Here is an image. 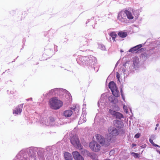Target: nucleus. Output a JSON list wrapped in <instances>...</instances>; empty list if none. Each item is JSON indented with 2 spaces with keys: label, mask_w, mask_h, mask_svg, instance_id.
I'll list each match as a JSON object with an SVG mask.
<instances>
[{
  "label": "nucleus",
  "mask_w": 160,
  "mask_h": 160,
  "mask_svg": "<svg viewBox=\"0 0 160 160\" xmlns=\"http://www.w3.org/2000/svg\"><path fill=\"white\" fill-rule=\"evenodd\" d=\"M50 107L54 109L59 108L62 105V102L56 97L51 98L49 101Z\"/></svg>",
  "instance_id": "f257e3e1"
},
{
  "label": "nucleus",
  "mask_w": 160,
  "mask_h": 160,
  "mask_svg": "<svg viewBox=\"0 0 160 160\" xmlns=\"http://www.w3.org/2000/svg\"><path fill=\"white\" fill-rule=\"evenodd\" d=\"M28 152L29 157H27L25 156L24 157L21 156L19 157V155L18 154L17 157L18 158H19L20 160H33L35 159V153L34 150L33 148H29Z\"/></svg>",
  "instance_id": "f03ea898"
},
{
  "label": "nucleus",
  "mask_w": 160,
  "mask_h": 160,
  "mask_svg": "<svg viewBox=\"0 0 160 160\" xmlns=\"http://www.w3.org/2000/svg\"><path fill=\"white\" fill-rule=\"evenodd\" d=\"M82 58L85 59L86 61V62H87V64L91 65V66H94L97 61L96 58L95 57L91 55L88 57L86 56L85 57H82L81 58V59Z\"/></svg>",
  "instance_id": "7ed1b4c3"
},
{
  "label": "nucleus",
  "mask_w": 160,
  "mask_h": 160,
  "mask_svg": "<svg viewBox=\"0 0 160 160\" xmlns=\"http://www.w3.org/2000/svg\"><path fill=\"white\" fill-rule=\"evenodd\" d=\"M71 142L74 147L78 149H82V146L77 136H75L72 137L71 139Z\"/></svg>",
  "instance_id": "20e7f679"
},
{
  "label": "nucleus",
  "mask_w": 160,
  "mask_h": 160,
  "mask_svg": "<svg viewBox=\"0 0 160 160\" xmlns=\"http://www.w3.org/2000/svg\"><path fill=\"white\" fill-rule=\"evenodd\" d=\"M117 18L120 22H127V14H126L125 10H122L119 12Z\"/></svg>",
  "instance_id": "39448f33"
},
{
  "label": "nucleus",
  "mask_w": 160,
  "mask_h": 160,
  "mask_svg": "<svg viewBox=\"0 0 160 160\" xmlns=\"http://www.w3.org/2000/svg\"><path fill=\"white\" fill-rule=\"evenodd\" d=\"M89 147L92 150L97 152L99 151L101 146L97 142H92L89 144Z\"/></svg>",
  "instance_id": "423d86ee"
},
{
  "label": "nucleus",
  "mask_w": 160,
  "mask_h": 160,
  "mask_svg": "<svg viewBox=\"0 0 160 160\" xmlns=\"http://www.w3.org/2000/svg\"><path fill=\"white\" fill-rule=\"evenodd\" d=\"M108 112L109 113L115 117L117 118L120 119L123 117V115L119 112H116L112 109H109Z\"/></svg>",
  "instance_id": "0eeeda50"
},
{
  "label": "nucleus",
  "mask_w": 160,
  "mask_h": 160,
  "mask_svg": "<svg viewBox=\"0 0 160 160\" xmlns=\"http://www.w3.org/2000/svg\"><path fill=\"white\" fill-rule=\"evenodd\" d=\"M108 131L110 134L113 136H116L119 133V131L118 129L112 127H110L108 128Z\"/></svg>",
  "instance_id": "6e6552de"
},
{
  "label": "nucleus",
  "mask_w": 160,
  "mask_h": 160,
  "mask_svg": "<svg viewBox=\"0 0 160 160\" xmlns=\"http://www.w3.org/2000/svg\"><path fill=\"white\" fill-rule=\"evenodd\" d=\"M112 136L111 135H108L107 138L104 139V142L102 146L105 147L108 146L112 141Z\"/></svg>",
  "instance_id": "1a4fd4ad"
},
{
  "label": "nucleus",
  "mask_w": 160,
  "mask_h": 160,
  "mask_svg": "<svg viewBox=\"0 0 160 160\" xmlns=\"http://www.w3.org/2000/svg\"><path fill=\"white\" fill-rule=\"evenodd\" d=\"M72 154L74 158L76 160H84L83 158L78 152L77 151L73 152Z\"/></svg>",
  "instance_id": "9d476101"
},
{
  "label": "nucleus",
  "mask_w": 160,
  "mask_h": 160,
  "mask_svg": "<svg viewBox=\"0 0 160 160\" xmlns=\"http://www.w3.org/2000/svg\"><path fill=\"white\" fill-rule=\"evenodd\" d=\"M23 104H22L18 105L16 109L13 110V113L17 114L21 113L22 111Z\"/></svg>",
  "instance_id": "9b49d317"
},
{
  "label": "nucleus",
  "mask_w": 160,
  "mask_h": 160,
  "mask_svg": "<svg viewBox=\"0 0 160 160\" xmlns=\"http://www.w3.org/2000/svg\"><path fill=\"white\" fill-rule=\"evenodd\" d=\"M113 123L115 127L119 128H121L123 124L122 121L117 120H114Z\"/></svg>",
  "instance_id": "f8f14e48"
},
{
  "label": "nucleus",
  "mask_w": 160,
  "mask_h": 160,
  "mask_svg": "<svg viewBox=\"0 0 160 160\" xmlns=\"http://www.w3.org/2000/svg\"><path fill=\"white\" fill-rule=\"evenodd\" d=\"M144 44H140L137 45L133 48H131L128 51L129 52H132V53L138 50L139 48L142 47Z\"/></svg>",
  "instance_id": "ddd939ff"
},
{
  "label": "nucleus",
  "mask_w": 160,
  "mask_h": 160,
  "mask_svg": "<svg viewBox=\"0 0 160 160\" xmlns=\"http://www.w3.org/2000/svg\"><path fill=\"white\" fill-rule=\"evenodd\" d=\"M59 90V92H67L68 93V92L67 91H66L65 89H58V88H55L54 89H52L49 92V94L50 95L52 94L53 93V92L56 93L57 91H58Z\"/></svg>",
  "instance_id": "4468645a"
},
{
  "label": "nucleus",
  "mask_w": 160,
  "mask_h": 160,
  "mask_svg": "<svg viewBox=\"0 0 160 160\" xmlns=\"http://www.w3.org/2000/svg\"><path fill=\"white\" fill-rule=\"evenodd\" d=\"M97 141V142H98L102 145L104 142V138L101 135H97L96 137Z\"/></svg>",
  "instance_id": "2eb2a0df"
},
{
  "label": "nucleus",
  "mask_w": 160,
  "mask_h": 160,
  "mask_svg": "<svg viewBox=\"0 0 160 160\" xmlns=\"http://www.w3.org/2000/svg\"><path fill=\"white\" fill-rule=\"evenodd\" d=\"M40 123H42L43 124H45L47 126L52 125V124H51L49 122L47 118L46 117L42 119L41 118Z\"/></svg>",
  "instance_id": "dca6fc26"
},
{
  "label": "nucleus",
  "mask_w": 160,
  "mask_h": 160,
  "mask_svg": "<svg viewBox=\"0 0 160 160\" xmlns=\"http://www.w3.org/2000/svg\"><path fill=\"white\" fill-rule=\"evenodd\" d=\"M108 87L111 89V91L113 90H116L117 88L116 84L113 81H111L109 83Z\"/></svg>",
  "instance_id": "f3484780"
},
{
  "label": "nucleus",
  "mask_w": 160,
  "mask_h": 160,
  "mask_svg": "<svg viewBox=\"0 0 160 160\" xmlns=\"http://www.w3.org/2000/svg\"><path fill=\"white\" fill-rule=\"evenodd\" d=\"M72 114V112L71 110H66L64 112L63 115L65 117H70Z\"/></svg>",
  "instance_id": "a211bd4d"
},
{
  "label": "nucleus",
  "mask_w": 160,
  "mask_h": 160,
  "mask_svg": "<svg viewBox=\"0 0 160 160\" xmlns=\"http://www.w3.org/2000/svg\"><path fill=\"white\" fill-rule=\"evenodd\" d=\"M64 157L66 160H72L71 154L68 152H65L64 154Z\"/></svg>",
  "instance_id": "6ab92c4d"
},
{
  "label": "nucleus",
  "mask_w": 160,
  "mask_h": 160,
  "mask_svg": "<svg viewBox=\"0 0 160 160\" xmlns=\"http://www.w3.org/2000/svg\"><path fill=\"white\" fill-rule=\"evenodd\" d=\"M109 100L113 103H116L118 102V99L113 96H110L108 98Z\"/></svg>",
  "instance_id": "aec40b11"
},
{
  "label": "nucleus",
  "mask_w": 160,
  "mask_h": 160,
  "mask_svg": "<svg viewBox=\"0 0 160 160\" xmlns=\"http://www.w3.org/2000/svg\"><path fill=\"white\" fill-rule=\"evenodd\" d=\"M126 14H127V18L129 19H132L133 17L131 13L129 11L127 10H125Z\"/></svg>",
  "instance_id": "412c9836"
},
{
  "label": "nucleus",
  "mask_w": 160,
  "mask_h": 160,
  "mask_svg": "<svg viewBox=\"0 0 160 160\" xmlns=\"http://www.w3.org/2000/svg\"><path fill=\"white\" fill-rule=\"evenodd\" d=\"M86 121V118L84 117V115H82L80 118L78 122V124H81L85 122Z\"/></svg>",
  "instance_id": "4be33fe9"
},
{
  "label": "nucleus",
  "mask_w": 160,
  "mask_h": 160,
  "mask_svg": "<svg viewBox=\"0 0 160 160\" xmlns=\"http://www.w3.org/2000/svg\"><path fill=\"white\" fill-rule=\"evenodd\" d=\"M118 35L122 38H124L127 35V32L121 31L118 33Z\"/></svg>",
  "instance_id": "5701e85b"
},
{
  "label": "nucleus",
  "mask_w": 160,
  "mask_h": 160,
  "mask_svg": "<svg viewBox=\"0 0 160 160\" xmlns=\"http://www.w3.org/2000/svg\"><path fill=\"white\" fill-rule=\"evenodd\" d=\"M112 94L114 97H118L119 96V92L118 90V88H116V90H113L111 91Z\"/></svg>",
  "instance_id": "b1692460"
},
{
  "label": "nucleus",
  "mask_w": 160,
  "mask_h": 160,
  "mask_svg": "<svg viewBox=\"0 0 160 160\" xmlns=\"http://www.w3.org/2000/svg\"><path fill=\"white\" fill-rule=\"evenodd\" d=\"M88 155L90 156L92 159L94 160H97V156L95 153H89Z\"/></svg>",
  "instance_id": "393cba45"
},
{
  "label": "nucleus",
  "mask_w": 160,
  "mask_h": 160,
  "mask_svg": "<svg viewBox=\"0 0 160 160\" xmlns=\"http://www.w3.org/2000/svg\"><path fill=\"white\" fill-rule=\"evenodd\" d=\"M110 36L112 38V39L114 41H115V38L117 36L116 32H112L110 33L109 34Z\"/></svg>",
  "instance_id": "a878e982"
},
{
  "label": "nucleus",
  "mask_w": 160,
  "mask_h": 160,
  "mask_svg": "<svg viewBox=\"0 0 160 160\" xmlns=\"http://www.w3.org/2000/svg\"><path fill=\"white\" fill-rule=\"evenodd\" d=\"M132 12H133L134 14V15L135 16V17L136 18H138V17L139 15V14L138 13V12L137 10H134V11L132 10Z\"/></svg>",
  "instance_id": "bb28decb"
},
{
  "label": "nucleus",
  "mask_w": 160,
  "mask_h": 160,
  "mask_svg": "<svg viewBox=\"0 0 160 160\" xmlns=\"http://www.w3.org/2000/svg\"><path fill=\"white\" fill-rule=\"evenodd\" d=\"M99 48L102 50H104L105 49V47L102 44H100L99 46Z\"/></svg>",
  "instance_id": "cd10ccee"
},
{
  "label": "nucleus",
  "mask_w": 160,
  "mask_h": 160,
  "mask_svg": "<svg viewBox=\"0 0 160 160\" xmlns=\"http://www.w3.org/2000/svg\"><path fill=\"white\" fill-rule=\"evenodd\" d=\"M49 121L51 124H52L51 123L53 122L54 121V119L53 117H51L49 119Z\"/></svg>",
  "instance_id": "c85d7f7f"
},
{
  "label": "nucleus",
  "mask_w": 160,
  "mask_h": 160,
  "mask_svg": "<svg viewBox=\"0 0 160 160\" xmlns=\"http://www.w3.org/2000/svg\"><path fill=\"white\" fill-rule=\"evenodd\" d=\"M131 154L132 156H133L135 158H137L138 157V153L135 152H132Z\"/></svg>",
  "instance_id": "c756f323"
},
{
  "label": "nucleus",
  "mask_w": 160,
  "mask_h": 160,
  "mask_svg": "<svg viewBox=\"0 0 160 160\" xmlns=\"http://www.w3.org/2000/svg\"><path fill=\"white\" fill-rule=\"evenodd\" d=\"M123 109L124 110V112H126V113H128V110L127 108V107L126 106H125V105H124L123 106Z\"/></svg>",
  "instance_id": "7c9ffc66"
},
{
  "label": "nucleus",
  "mask_w": 160,
  "mask_h": 160,
  "mask_svg": "<svg viewBox=\"0 0 160 160\" xmlns=\"http://www.w3.org/2000/svg\"><path fill=\"white\" fill-rule=\"evenodd\" d=\"M148 54L146 53H144L142 55V58H145V57L146 58L147 57Z\"/></svg>",
  "instance_id": "2f4dec72"
},
{
  "label": "nucleus",
  "mask_w": 160,
  "mask_h": 160,
  "mask_svg": "<svg viewBox=\"0 0 160 160\" xmlns=\"http://www.w3.org/2000/svg\"><path fill=\"white\" fill-rule=\"evenodd\" d=\"M140 135L139 133H138L135 135L134 138H138L140 137Z\"/></svg>",
  "instance_id": "473e14b6"
},
{
  "label": "nucleus",
  "mask_w": 160,
  "mask_h": 160,
  "mask_svg": "<svg viewBox=\"0 0 160 160\" xmlns=\"http://www.w3.org/2000/svg\"><path fill=\"white\" fill-rule=\"evenodd\" d=\"M156 138V135H151V136L150 137V138H151L152 139V140H153L154 139H155Z\"/></svg>",
  "instance_id": "72a5a7b5"
},
{
  "label": "nucleus",
  "mask_w": 160,
  "mask_h": 160,
  "mask_svg": "<svg viewBox=\"0 0 160 160\" xmlns=\"http://www.w3.org/2000/svg\"><path fill=\"white\" fill-rule=\"evenodd\" d=\"M149 142H150L153 146L154 144H155L153 141V140L152 139L150 138L149 139Z\"/></svg>",
  "instance_id": "f704fd0d"
},
{
  "label": "nucleus",
  "mask_w": 160,
  "mask_h": 160,
  "mask_svg": "<svg viewBox=\"0 0 160 160\" xmlns=\"http://www.w3.org/2000/svg\"><path fill=\"white\" fill-rule=\"evenodd\" d=\"M116 77L119 80V78H120V74L118 72H117V74H116Z\"/></svg>",
  "instance_id": "c9c22d12"
},
{
  "label": "nucleus",
  "mask_w": 160,
  "mask_h": 160,
  "mask_svg": "<svg viewBox=\"0 0 160 160\" xmlns=\"http://www.w3.org/2000/svg\"><path fill=\"white\" fill-rule=\"evenodd\" d=\"M153 146H154L155 147H158L159 148H160V146H159L158 145L155 144V143L154 144Z\"/></svg>",
  "instance_id": "e433bc0d"
},
{
  "label": "nucleus",
  "mask_w": 160,
  "mask_h": 160,
  "mask_svg": "<svg viewBox=\"0 0 160 160\" xmlns=\"http://www.w3.org/2000/svg\"><path fill=\"white\" fill-rule=\"evenodd\" d=\"M133 64L134 66H136L137 64V63L136 62H134V60H133Z\"/></svg>",
  "instance_id": "4c0bfd02"
},
{
  "label": "nucleus",
  "mask_w": 160,
  "mask_h": 160,
  "mask_svg": "<svg viewBox=\"0 0 160 160\" xmlns=\"http://www.w3.org/2000/svg\"><path fill=\"white\" fill-rule=\"evenodd\" d=\"M120 92H121V95L122 96V95H123V92H122V88H121V90H120Z\"/></svg>",
  "instance_id": "58836bf2"
},
{
  "label": "nucleus",
  "mask_w": 160,
  "mask_h": 160,
  "mask_svg": "<svg viewBox=\"0 0 160 160\" xmlns=\"http://www.w3.org/2000/svg\"><path fill=\"white\" fill-rule=\"evenodd\" d=\"M29 100H31L32 101V98H30L29 99H26V100H27V101H29Z\"/></svg>",
  "instance_id": "ea45409f"
},
{
  "label": "nucleus",
  "mask_w": 160,
  "mask_h": 160,
  "mask_svg": "<svg viewBox=\"0 0 160 160\" xmlns=\"http://www.w3.org/2000/svg\"><path fill=\"white\" fill-rule=\"evenodd\" d=\"M144 49H145V48H141L139 50L143 51Z\"/></svg>",
  "instance_id": "a19ab883"
},
{
  "label": "nucleus",
  "mask_w": 160,
  "mask_h": 160,
  "mask_svg": "<svg viewBox=\"0 0 160 160\" xmlns=\"http://www.w3.org/2000/svg\"><path fill=\"white\" fill-rule=\"evenodd\" d=\"M157 152H158L159 154H160V151H159L158 150H157Z\"/></svg>",
  "instance_id": "79ce46f5"
},
{
  "label": "nucleus",
  "mask_w": 160,
  "mask_h": 160,
  "mask_svg": "<svg viewBox=\"0 0 160 160\" xmlns=\"http://www.w3.org/2000/svg\"><path fill=\"white\" fill-rule=\"evenodd\" d=\"M136 145L135 144H132V146H133V147H134V146H135Z\"/></svg>",
  "instance_id": "37998d69"
},
{
  "label": "nucleus",
  "mask_w": 160,
  "mask_h": 160,
  "mask_svg": "<svg viewBox=\"0 0 160 160\" xmlns=\"http://www.w3.org/2000/svg\"><path fill=\"white\" fill-rule=\"evenodd\" d=\"M122 97L123 99V100L124 101L125 100V98H124L123 95H122Z\"/></svg>",
  "instance_id": "c03bdc74"
},
{
  "label": "nucleus",
  "mask_w": 160,
  "mask_h": 160,
  "mask_svg": "<svg viewBox=\"0 0 160 160\" xmlns=\"http://www.w3.org/2000/svg\"><path fill=\"white\" fill-rule=\"evenodd\" d=\"M120 52H123V50H122L121 49V50H120Z\"/></svg>",
  "instance_id": "a18cd8bd"
},
{
  "label": "nucleus",
  "mask_w": 160,
  "mask_h": 160,
  "mask_svg": "<svg viewBox=\"0 0 160 160\" xmlns=\"http://www.w3.org/2000/svg\"><path fill=\"white\" fill-rule=\"evenodd\" d=\"M159 125V124H157L156 125V127H158Z\"/></svg>",
  "instance_id": "49530a36"
},
{
  "label": "nucleus",
  "mask_w": 160,
  "mask_h": 160,
  "mask_svg": "<svg viewBox=\"0 0 160 160\" xmlns=\"http://www.w3.org/2000/svg\"><path fill=\"white\" fill-rule=\"evenodd\" d=\"M144 145H142V146H141V147H142V148H144Z\"/></svg>",
  "instance_id": "de8ad7c7"
},
{
  "label": "nucleus",
  "mask_w": 160,
  "mask_h": 160,
  "mask_svg": "<svg viewBox=\"0 0 160 160\" xmlns=\"http://www.w3.org/2000/svg\"><path fill=\"white\" fill-rule=\"evenodd\" d=\"M157 129V127H156L155 128V130H156Z\"/></svg>",
  "instance_id": "09e8293b"
},
{
  "label": "nucleus",
  "mask_w": 160,
  "mask_h": 160,
  "mask_svg": "<svg viewBox=\"0 0 160 160\" xmlns=\"http://www.w3.org/2000/svg\"><path fill=\"white\" fill-rule=\"evenodd\" d=\"M117 63H118V62H117V63L116 64V66L117 65H118V64H117Z\"/></svg>",
  "instance_id": "8fccbe9b"
},
{
  "label": "nucleus",
  "mask_w": 160,
  "mask_h": 160,
  "mask_svg": "<svg viewBox=\"0 0 160 160\" xmlns=\"http://www.w3.org/2000/svg\"><path fill=\"white\" fill-rule=\"evenodd\" d=\"M68 96L70 97L69 96V95H68Z\"/></svg>",
  "instance_id": "3c124183"
},
{
  "label": "nucleus",
  "mask_w": 160,
  "mask_h": 160,
  "mask_svg": "<svg viewBox=\"0 0 160 160\" xmlns=\"http://www.w3.org/2000/svg\"><path fill=\"white\" fill-rule=\"evenodd\" d=\"M98 106H99V103H98Z\"/></svg>",
  "instance_id": "603ef678"
}]
</instances>
